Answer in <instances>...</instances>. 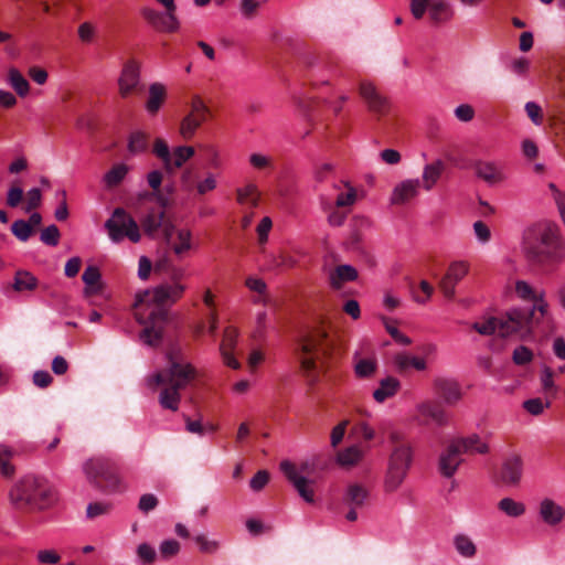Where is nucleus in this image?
<instances>
[{"mask_svg": "<svg viewBox=\"0 0 565 565\" xmlns=\"http://www.w3.org/2000/svg\"><path fill=\"white\" fill-rule=\"evenodd\" d=\"M168 276L172 284H161L137 294L134 305L136 320L145 326L140 340L151 348L158 347L163 338V329L169 320L164 306L178 301L185 290V286L179 282L184 276L182 268L172 265Z\"/></svg>", "mask_w": 565, "mask_h": 565, "instance_id": "1", "label": "nucleus"}, {"mask_svg": "<svg viewBox=\"0 0 565 565\" xmlns=\"http://www.w3.org/2000/svg\"><path fill=\"white\" fill-rule=\"evenodd\" d=\"M198 375L195 367L184 360L182 349L172 344L167 352V365L148 377L150 388L161 387L159 404L172 412L178 411L180 391L184 390Z\"/></svg>", "mask_w": 565, "mask_h": 565, "instance_id": "2", "label": "nucleus"}, {"mask_svg": "<svg viewBox=\"0 0 565 565\" xmlns=\"http://www.w3.org/2000/svg\"><path fill=\"white\" fill-rule=\"evenodd\" d=\"M522 252L525 258L540 267H554L565 258V244L559 227L543 221L529 226L522 236Z\"/></svg>", "mask_w": 565, "mask_h": 565, "instance_id": "3", "label": "nucleus"}, {"mask_svg": "<svg viewBox=\"0 0 565 565\" xmlns=\"http://www.w3.org/2000/svg\"><path fill=\"white\" fill-rule=\"evenodd\" d=\"M516 296L525 301H531V307L513 308L508 311V322L514 330H522L523 334H533L543 320L548 317V303L544 291L536 292L526 281L515 282Z\"/></svg>", "mask_w": 565, "mask_h": 565, "instance_id": "4", "label": "nucleus"}, {"mask_svg": "<svg viewBox=\"0 0 565 565\" xmlns=\"http://www.w3.org/2000/svg\"><path fill=\"white\" fill-rule=\"evenodd\" d=\"M11 503L20 510H43L55 500L54 488L44 478L26 476L9 493Z\"/></svg>", "mask_w": 565, "mask_h": 565, "instance_id": "5", "label": "nucleus"}, {"mask_svg": "<svg viewBox=\"0 0 565 565\" xmlns=\"http://www.w3.org/2000/svg\"><path fill=\"white\" fill-rule=\"evenodd\" d=\"M300 366L306 374L317 369V362L327 358L332 350V341L322 323L308 328L298 340Z\"/></svg>", "mask_w": 565, "mask_h": 565, "instance_id": "6", "label": "nucleus"}, {"mask_svg": "<svg viewBox=\"0 0 565 565\" xmlns=\"http://www.w3.org/2000/svg\"><path fill=\"white\" fill-rule=\"evenodd\" d=\"M391 455L385 477V490L396 491L405 480L413 462V447L411 443L399 433L393 431L390 435Z\"/></svg>", "mask_w": 565, "mask_h": 565, "instance_id": "7", "label": "nucleus"}, {"mask_svg": "<svg viewBox=\"0 0 565 565\" xmlns=\"http://www.w3.org/2000/svg\"><path fill=\"white\" fill-rule=\"evenodd\" d=\"M83 471L87 481L96 489L105 492H115L120 489L121 481L115 465L107 458L94 457L88 459Z\"/></svg>", "mask_w": 565, "mask_h": 565, "instance_id": "8", "label": "nucleus"}, {"mask_svg": "<svg viewBox=\"0 0 565 565\" xmlns=\"http://www.w3.org/2000/svg\"><path fill=\"white\" fill-rule=\"evenodd\" d=\"M108 235L114 243H119L124 237H128L132 243H138L141 238L137 222L129 215L125 209L116 207L105 223Z\"/></svg>", "mask_w": 565, "mask_h": 565, "instance_id": "9", "label": "nucleus"}, {"mask_svg": "<svg viewBox=\"0 0 565 565\" xmlns=\"http://www.w3.org/2000/svg\"><path fill=\"white\" fill-rule=\"evenodd\" d=\"M359 95L376 121H381L388 116L391 102L372 82L361 81L359 83Z\"/></svg>", "mask_w": 565, "mask_h": 565, "instance_id": "10", "label": "nucleus"}, {"mask_svg": "<svg viewBox=\"0 0 565 565\" xmlns=\"http://www.w3.org/2000/svg\"><path fill=\"white\" fill-rule=\"evenodd\" d=\"M211 115L210 108L203 99L195 95L190 103V111L182 118L179 134L184 140H191L201 125Z\"/></svg>", "mask_w": 565, "mask_h": 565, "instance_id": "11", "label": "nucleus"}, {"mask_svg": "<svg viewBox=\"0 0 565 565\" xmlns=\"http://www.w3.org/2000/svg\"><path fill=\"white\" fill-rule=\"evenodd\" d=\"M308 465L303 463L301 466V470L298 467L290 462L289 460H284L280 463V469L288 479V481L294 486L299 495L308 503L315 502V481L309 480L303 477L301 473L305 472Z\"/></svg>", "mask_w": 565, "mask_h": 565, "instance_id": "12", "label": "nucleus"}, {"mask_svg": "<svg viewBox=\"0 0 565 565\" xmlns=\"http://www.w3.org/2000/svg\"><path fill=\"white\" fill-rule=\"evenodd\" d=\"M469 271V264L463 260H456L450 263L446 274L441 277L438 287L443 295L452 300L456 296V285L463 279Z\"/></svg>", "mask_w": 565, "mask_h": 565, "instance_id": "13", "label": "nucleus"}, {"mask_svg": "<svg viewBox=\"0 0 565 565\" xmlns=\"http://www.w3.org/2000/svg\"><path fill=\"white\" fill-rule=\"evenodd\" d=\"M511 327L510 321L508 322V312L501 318L491 317L483 322H475L472 324V329L481 335L498 333L502 338L513 334H518L521 338L527 337V334H523L522 330H514Z\"/></svg>", "mask_w": 565, "mask_h": 565, "instance_id": "14", "label": "nucleus"}, {"mask_svg": "<svg viewBox=\"0 0 565 565\" xmlns=\"http://www.w3.org/2000/svg\"><path fill=\"white\" fill-rule=\"evenodd\" d=\"M415 420L420 425H428L430 422L438 426L448 424V414L438 401H425L417 405Z\"/></svg>", "mask_w": 565, "mask_h": 565, "instance_id": "15", "label": "nucleus"}, {"mask_svg": "<svg viewBox=\"0 0 565 565\" xmlns=\"http://www.w3.org/2000/svg\"><path fill=\"white\" fill-rule=\"evenodd\" d=\"M140 83V64L134 58L128 60L122 65L120 76L118 78L119 94L122 98H127L135 93Z\"/></svg>", "mask_w": 565, "mask_h": 565, "instance_id": "16", "label": "nucleus"}, {"mask_svg": "<svg viewBox=\"0 0 565 565\" xmlns=\"http://www.w3.org/2000/svg\"><path fill=\"white\" fill-rule=\"evenodd\" d=\"M457 445L451 440L439 456L438 468L446 478H451L462 462L461 452Z\"/></svg>", "mask_w": 565, "mask_h": 565, "instance_id": "17", "label": "nucleus"}, {"mask_svg": "<svg viewBox=\"0 0 565 565\" xmlns=\"http://www.w3.org/2000/svg\"><path fill=\"white\" fill-rule=\"evenodd\" d=\"M420 180L419 179H407L395 185L392 195H391V204L393 205H404L415 199L420 189Z\"/></svg>", "mask_w": 565, "mask_h": 565, "instance_id": "18", "label": "nucleus"}, {"mask_svg": "<svg viewBox=\"0 0 565 565\" xmlns=\"http://www.w3.org/2000/svg\"><path fill=\"white\" fill-rule=\"evenodd\" d=\"M238 338V330L234 327H227L224 330L223 339L220 344V351L224 363L234 370L239 369L241 364L234 356V350Z\"/></svg>", "mask_w": 565, "mask_h": 565, "instance_id": "19", "label": "nucleus"}, {"mask_svg": "<svg viewBox=\"0 0 565 565\" xmlns=\"http://www.w3.org/2000/svg\"><path fill=\"white\" fill-rule=\"evenodd\" d=\"M140 12L142 18L157 31L173 33L180 29V21L174 24L166 12H159L148 7L142 8Z\"/></svg>", "mask_w": 565, "mask_h": 565, "instance_id": "20", "label": "nucleus"}, {"mask_svg": "<svg viewBox=\"0 0 565 565\" xmlns=\"http://www.w3.org/2000/svg\"><path fill=\"white\" fill-rule=\"evenodd\" d=\"M523 471V461L520 456L514 455L504 460L500 470V481L507 486L519 484Z\"/></svg>", "mask_w": 565, "mask_h": 565, "instance_id": "21", "label": "nucleus"}, {"mask_svg": "<svg viewBox=\"0 0 565 565\" xmlns=\"http://www.w3.org/2000/svg\"><path fill=\"white\" fill-rule=\"evenodd\" d=\"M434 387L447 405H455L461 398L460 385L455 380L438 377L434 381Z\"/></svg>", "mask_w": 565, "mask_h": 565, "instance_id": "22", "label": "nucleus"}, {"mask_svg": "<svg viewBox=\"0 0 565 565\" xmlns=\"http://www.w3.org/2000/svg\"><path fill=\"white\" fill-rule=\"evenodd\" d=\"M370 498V492L366 487L361 483L348 484L342 495V503L345 507L363 508Z\"/></svg>", "mask_w": 565, "mask_h": 565, "instance_id": "23", "label": "nucleus"}, {"mask_svg": "<svg viewBox=\"0 0 565 565\" xmlns=\"http://www.w3.org/2000/svg\"><path fill=\"white\" fill-rule=\"evenodd\" d=\"M539 512L542 520L551 526L559 524L565 515L563 507L550 498L541 501Z\"/></svg>", "mask_w": 565, "mask_h": 565, "instance_id": "24", "label": "nucleus"}, {"mask_svg": "<svg viewBox=\"0 0 565 565\" xmlns=\"http://www.w3.org/2000/svg\"><path fill=\"white\" fill-rule=\"evenodd\" d=\"M475 173L488 184H497L504 180L502 171L494 162L478 160L473 164Z\"/></svg>", "mask_w": 565, "mask_h": 565, "instance_id": "25", "label": "nucleus"}, {"mask_svg": "<svg viewBox=\"0 0 565 565\" xmlns=\"http://www.w3.org/2000/svg\"><path fill=\"white\" fill-rule=\"evenodd\" d=\"M321 210L327 213L328 223L331 226L338 227L343 225L350 210L339 209L333 205V201L328 195H320Z\"/></svg>", "mask_w": 565, "mask_h": 565, "instance_id": "26", "label": "nucleus"}, {"mask_svg": "<svg viewBox=\"0 0 565 565\" xmlns=\"http://www.w3.org/2000/svg\"><path fill=\"white\" fill-rule=\"evenodd\" d=\"M147 180L152 191L145 193L142 198L147 200H154L160 206L167 207L169 205V199L160 190L162 173L159 170H153L148 173Z\"/></svg>", "mask_w": 565, "mask_h": 565, "instance_id": "27", "label": "nucleus"}, {"mask_svg": "<svg viewBox=\"0 0 565 565\" xmlns=\"http://www.w3.org/2000/svg\"><path fill=\"white\" fill-rule=\"evenodd\" d=\"M167 98L166 86L161 83H152L149 86V96L146 102V109L149 115L154 116L158 114Z\"/></svg>", "mask_w": 565, "mask_h": 565, "instance_id": "28", "label": "nucleus"}, {"mask_svg": "<svg viewBox=\"0 0 565 565\" xmlns=\"http://www.w3.org/2000/svg\"><path fill=\"white\" fill-rule=\"evenodd\" d=\"M182 183L186 190L196 189L198 194L204 195L216 188V180L212 173H209L203 181L196 182L192 177V170L186 169L182 174Z\"/></svg>", "mask_w": 565, "mask_h": 565, "instance_id": "29", "label": "nucleus"}, {"mask_svg": "<svg viewBox=\"0 0 565 565\" xmlns=\"http://www.w3.org/2000/svg\"><path fill=\"white\" fill-rule=\"evenodd\" d=\"M160 207V210L151 209L141 220L142 230L150 237H154L167 220L164 211L166 207Z\"/></svg>", "mask_w": 565, "mask_h": 565, "instance_id": "30", "label": "nucleus"}, {"mask_svg": "<svg viewBox=\"0 0 565 565\" xmlns=\"http://www.w3.org/2000/svg\"><path fill=\"white\" fill-rule=\"evenodd\" d=\"M455 444H458V448L462 454L475 455V454H487L489 451V447L486 443L481 441L480 437L476 434L470 435L468 437H460L452 440Z\"/></svg>", "mask_w": 565, "mask_h": 565, "instance_id": "31", "label": "nucleus"}, {"mask_svg": "<svg viewBox=\"0 0 565 565\" xmlns=\"http://www.w3.org/2000/svg\"><path fill=\"white\" fill-rule=\"evenodd\" d=\"M195 151L190 146H179L171 151V157L168 159V163L164 164L167 172L172 173L177 169L181 168L190 158L194 156Z\"/></svg>", "mask_w": 565, "mask_h": 565, "instance_id": "32", "label": "nucleus"}, {"mask_svg": "<svg viewBox=\"0 0 565 565\" xmlns=\"http://www.w3.org/2000/svg\"><path fill=\"white\" fill-rule=\"evenodd\" d=\"M401 383L393 376H387L380 382L379 387L373 392V398L377 403H383L394 396L399 390Z\"/></svg>", "mask_w": 565, "mask_h": 565, "instance_id": "33", "label": "nucleus"}, {"mask_svg": "<svg viewBox=\"0 0 565 565\" xmlns=\"http://www.w3.org/2000/svg\"><path fill=\"white\" fill-rule=\"evenodd\" d=\"M358 278V271L350 265H339L330 274V284L332 288L340 289L347 281H353Z\"/></svg>", "mask_w": 565, "mask_h": 565, "instance_id": "34", "label": "nucleus"}, {"mask_svg": "<svg viewBox=\"0 0 565 565\" xmlns=\"http://www.w3.org/2000/svg\"><path fill=\"white\" fill-rule=\"evenodd\" d=\"M445 170V163L441 160H436L433 163L426 164L423 169V186L426 191H430L437 183Z\"/></svg>", "mask_w": 565, "mask_h": 565, "instance_id": "35", "label": "nucleus"}, {"mask_svg": "<svg viewBox=\"0 0 565 565\" xmlns=\"http://www.w3.org/2000/svg\"><path fill=\"white\" fill-rule=\"evenodd\" d=\"M177 242H172L171 249L175 256L182 257L192 248V233L188 228L177 231Z\"/></svg>", "mask_w": 565, "mask_h": 565, "instance_id": "36", "label": "nucleus"}, {"mask_svg": "<svg viewBox=\"0 0 565 565\" xmlns=\"http://www.w3.org/2000/svg\"><path fill=\"white\" fill-rule=\"evenodd\" d=\"M82 279L86 285L85 295L92 296L100 291V271L96 266H88L83 275Z\"/></svg>", "mask_w": 565, "mask_h": 565, "instance_id": "37", "label": "nucleus"}, {"mask_svg": "<svg viewBox=\"0 0 565 565\" xmlns=\"http://www.w3.org/2000/svg\"><path fill=\"white\" fill-rule=\"evenodd\" d=\"M8 83L20 97H25L30 92L28 79L14 67H11L8 72Z\"/></svg>", "mask_w": 565, "mask_h": 565, "instance_id": "38", "label": "nucleus"}, {"mask_svg": "<svg viewBox=\"0 0 565 565\" xmlns=\"http://www.w3.org/2000/svg\"><path fill=\"white\" fill-rule=\"evenodd\" d=\"M12 287L18 292L32 291L38 287V279L30 271L18 270Z\"/></svg>", "mask_w": 565, "mask_h": 565, "instance_id": "39", "label": "nucleus"}, {"mask_svg": "<svg viewBox=\"0 0 565 565\" xmlns=\"http://www.w3.org/2000/svg\"><path fill=\"white\" fill-rule=\"evenodd\" d=\"M362 457L363 451L358 446H351L338 452L337 461L342 467H352L355 466Z\"/></svg>", "mask_w": 565, "mask_h": 565, "instance_id": "40", "label": "nucleus"}, {"mask_svg": "<svg viewBox=\"0 0 565 565\" xmlns=\"http://www.w3.org/2000/svg\"><path fill=\"white\" fill-rule=\"evenodd\" d=\"M128 166L125 163L115 164L105 175L104 182L107 188H116L119 185L128 173Z\"/></svg>", "mask_w": 565, "mask_h": 565, "instance_id": "41", "label": "nucleus"}, {"mask_svg": "<svg viewBox=\"0 0 565 565\" xmlns=\"http://www.w3.org/2000/svg\"><path fill=\"white\" fill-rule=\"evenodd\" d=\"M456 551L463 557L471 558L477 553V547L472 540L465 534H457L454 537Z\"/></svg>", "mask_w": 565, "mask_h": 565, "instance_id": "42", "label": "nucleus"}, {"mask_svg": "<svg viewBox=\"0 0 565 565\" xmlns=\"http://www.w3.org/2000/svg\"><path fill=\"white\" fill-rule=\"evenodd\" d=\"M428 10H429V17H430L431 21L435 23H440V22L447 21L451 15L448 3L443 0H438V1H434V2L430 1Z\"/></svg>", "mask_w": 565, "mask_h": 565, "instance_id": "43", "label": "nucleus"}, {"mask_svg": "<svg viewBox=\"0 0 565 565\" xmlns=\"http://www.w3.org/2000/svg\"><path fill=\"white\" fill-rule=\"evenodd\" d=\"M498 508L500 511L512 518L521 516L525 512V505L522 502L513 500L512 498H503L500 500Z\"/></svg>", "mask_w": 565, "mask_h": 565, "instance_id": "44", "label": "nucleus"}, {"mask_svg": "<svg viewBox=\"0 0 565 565\" xmlns=\"http://www.w3.org/2000/svg\"><path fill=\"white\" fill-rule=\"evenodd\" d=\"M149 145V135L143 131H135L130 135L128 149L131 153H139L147 150Z\"/></svg>", "mask_w": 565, "mask_h": 565, "instance_id": "45", "label": "nucleus"}, {"mask_svg": "<svg viewBox=\"0 0 565 565\" xmlns=\"http://www.w3.org/2000/svg\"><path fill=\"white\" fill-rule=\"evenodd\" d=\"M377 367L375 359H359L355 362L354 371L358 377L367 379L371 377Z\"/></svg>", "mask_w": 565, "mask_h": 565, "instance_id": "46", "label": "nucleus"}, {"mask_svg": "<svg viewBox=\"0 0 565 565\" xmlns=\"http://www.w3.org/2000/svg\"><path fill=\"white\" fill-rule=\"evenodd\" d=\"M237 201L239 203L249 202L252 206H257L258 204V191L255 184H247L243 189H237Z\"/></svg>", "mask_w": 565, "mask_h": 565, "instance_id": "47", "label": "nucleus"}, {"mask_svg": "<svg viewBox=\"0 0 565 565\" xmlns=\"http://www.w3.org/2000/svg\"><path fill=\"white\" fill-rule=\"evenodd\" d=\"M553 376H554L553 370L548 366H545L543 369L542 375H541V385H542V390L547 398H550V397L553 398L557 391V388L554 384V381H553Z\"/></svg>", "mask_w": 565, "mask_h": 565, "instance_id": "48", "label": "nucleus"}, {"mask_svg": "<svg viewBox=\"0 0 565 565\" xmlns=\"http://www.w3.org/2000/svg\"><path fill=\"white\" fill-rule=\"evenodd\" d=\"M11 231L13 235L22 242H26L33 234L31 224L24 220L14 221L11 225Z\"/></svg>", "mask_w": 565, "mask_h": 565, "instance_id": "49", "label": "nucleus"}, {"mask_svg": "<svg viewBox=\"0 0 565 565\" xmlns=\"http://www.w3.org/2000/svg\"><path fill=\"white\" fill-rule=\"evenodd\" d=\"M11 456V450L0 445V472L6 478H10L14 473V467L10 463Z\"/></svg>", "mask_w": 565, "mask_h": 565, "instance_id": "50", "label": "nucleus"}, {"mask_svg": "<svg viewBox=\"0 0 565 565\" xmlns=\"http://www.w3.org/2000/svg\"><path fill=\"white\" fill-rule=\"evenodd\" d=\"M533 358L532 350L525 345H518L512 353L513 363L520 366L531 363Z\"/></svg>", "mask_w": 565, "mask_h": 565, "instance_id": "51", "label": "nucleus"}, {"mask_svg": "<svg viewBox=\"0 0 565 565\" xmlns=\"http://www.w3.org/2000/svg\"><path fill=\"white\" fill-rule=\"evenodd\" d=\"M355 201L356 192L353 188H349L347 192H340L337 194L333 205L339 209L350 210Z\"/></svg>", "mask_w": 565, "mask_h": 565, "instance_id": "52", "label": "nucleus"}, {"mask_svg": "<svg viewBox=\"0 0 565 565\" xmlns=\"http://www.w3.org/2000/svg\"><path fill=\"white\" fill-rule=\"evenodd\" d=\"M77 34L81 42L89 44L94 41L97 34V28L94 23L85 21L78 25Z\"/></svg>", "mask_w": 565, "mask_h": 565, "instance_id": "53", "label": "nucleus"}, {"mask_svg": "<svg viewBox=\"0 0 565 565\" xmlns=\"http://www.w3.org/2000/svg\"><path fill=\"white\" fill-rule=\"evenodd\" d=\"M180 543L175 540H166L159 546L160 557L163 559H170L180 552Z\"/></svg>", "mask_w": 565, "mask_h": 565, "instance_id": "54", "label": "nucleus"}, {"mask_svg": "<svg viewBox=\"0 0 565 565\" xmlns=\"http://www.w3.org/2000/svg\"><path fill=\"white\" fill-rule=\"evenodd\" d=\"M551 406V399L546 397V403L543 404L541 398H531L523 403V407L534 416L541 415L545 407Z\"/></svg>", "mask_w": 565, "mask_h": 565, "instance_id": "55", "label": "nucleus"}, {"mask_svg": "<svg viewBox=\"0 0 565 565\" xmlns=\"http://www.w3.org/2000/svg\"><path fill=\"white\" fill-rule=\"evenodd\" d=\"M60 231L56 225H50L41 232V241L49 246H56L60 241Z\"/></svg>", "mask_w": 565, "mask_h": 565, "instance_id": "56", "label": "nucleus"}, {"mask_svg": "<svg viewBox=\"0 0 565 565\" xmlns=\"http://www.w3.org/2000/svg\"><path fill=\"white\" fill-rule=\"evenodd\" d=\"M524 110L534 125L539 126L543 122L542 107L535 102H527L524 106Z\"/></svg>", "mask_w": 565, "mask_h": 565, "instance_id": "57", "label": "nucleus"}, {"mask_svg": "<svg viewBox=\"0 0 565 565\" xmlns=\"http://www.w3.org/2000/svg\"><path fill=\"white\" fill-rule=\"evenodd\" d=\"M137 555L143 564H152L157 559L156 550L148 543H141L137 547Z\"/></svg>", "mask_w": 565, "mask_h": 565, "instance_id": "58", "label": "nucleus"}, {"mask_svg": "<svg viewBox=\"0 0 565 565\" xmlns=\"http://www.w3.org/2000/svg\"><path fill=\"white\" fill-rule=\"evenodd\" d=\"M159 504L158 498L152 493L142 494L138 502V509L140 512L147 514L153 511Z\"/></svg>", "mask_w": 565, "mask_h": 565, "instance_id": "59", "label": "nucleus"}, {"mask_svg": "<svg viewBox=\"0 0 565 565\" xmlns=\"http://www.w3.org/2000/svg\"><path fill=\"white\" fill-rule=\"evenodd\" d=\"M111 510V504L107 502H93L89 503L86 510L89 519H95L100 515L108 514Z\"/></svg>", "mask_w": 565, "mask_h": 565, "instance_id": "60", "label": "nucleus"}, {"mask_svg": "<svg viewBox=\"0 0 565 565\" xmlns=\"http://www.w3.org/2000/svg\"><path fill=\"white\" fill-rule=\"evenodd\" d=\"M352 433L364 440H372L375 436L374 429L367 425V423L361 420L354 424Z\"/></svg>", "mask_w": 565, "mask_h": 565, "instance_id": "61", "label": "nucleus"}, {"mask_svg": "<svg viewBox=\"0 0 565 565\" xmlns=\"http://www.w3.org/2000/svg\"><path fill=\"white\" fill-rule=\"evenodd\" d=\"M153 153L162 161L163 166L168 163V159L171 157L168 143L161 138H158L154 141Z\"/></svg>", "mask_w": 565, "mask_h": 565, "instance_id": "62", "label": "nucleus"}, {"mask_svg": "<svg viewBox=\"0 0 565 565\" xmlns=\"http://www.w3.org/2000/svg\"><path fill=\"white\" fill-rule=\"evenodd\" d=\"M249 163L257 170H266L273 168L271 158L260 153L250 154Z\"/></svg>", "mask_w": 565, "mask_h": 565, "instance_id": "63", "label": "nucleus"}, {"mask_svg": "<svg viewBox=\"0 0 565 565\" xmlns=\"http://www.w3.org/2000/svg\"><path fill=\"white\" fill-rule=\"evenodd\" d=\"M196 544L200 550L204 553H215L218 548V543L216 541L209 540L205 535L200 534L194 537Z\"/></svg>", "mask_w": 565, "mask_h": 565, "instance_id": "64", "label": "nucleus"}]
</instances>
